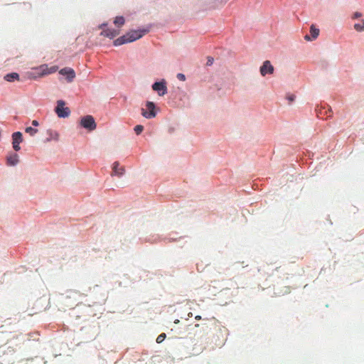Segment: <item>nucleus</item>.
<instances>
[{"label": "nucleus", "mask_w": 364, "mask_h": 364, "mask_svg": "<svg viewBox=\"0 0 364 364\" xmlns=\"http://www.w3.org/2000/svg\"><path fill=\"white\" fill-rule=\"evenodd\" d=\"M19 162L18 155L16 153L11 154L6 157V164L10 166H15Z\"/></svg>", "instance_id": "f8f14e48"}, {"label": "nucleus", "mask_w": 364, "mask_h": 364, "mask_svg": "<svg viewBox=\"0 0 364 364\" xmlns=\"http://www.w3.org/2000/svg\"><path fill=\"white\" fill-rule=\"evenodd\" d=\"M12 146L14 151H18L21 149L20 144L23 141V134L21 132H14L11 135Z\"/></svg>", "instance_id": "0eeeda50"}, {"label": "nucleus", "mask_w": 364, "mask_h": 364, "mask_svg": "<svg viewBox=\"0 0 364 364\" xmlns=\"http://www.w3.org/2000/svg\"><path fill=\"white\" fill-rule=\"evenodd\" d=\"M107 26V23H102V24H101V25L100 26V28H103L104 26Z\"/></svg>", "instance_id": "bb28decb"}, {"label": "nucleus", "mask_w": 364, "mask_h": 364, "mask_svg": "<svg viewBox=\"0 0 364 364\" xmlns=\"http://www.w3.org/2000/svg\"><path fill=\"white\" fill-rule=\"evenodd\" d=\"M310 33L311 36L309 35L304 36V39L307 41L315 40L319 35V29L312 24L310 27Z\"/></svg>", "instance_id": "9b49d317"}, {"label": "nucleus", "mask_w": 364, "mask_h": 364, "mask_svg": "<svg viewBox=\"0 0 364 364\" xmlns=\"http://www.w3.org/2000/svg\"><path fill=\"white\" fill-rule=\"evenodd\" d=\"M274 70V66L269 60H265L259 68V73L262 76L273 74Z\"/></svg>", "instance_id": "6e6552de"}, {"label": "nucleus", "mask_w": 364, "mask_h": 364, "mask_svg": "<svg viewBox=\"0 0 364 364\" xmlns=\"http://www.w3.org/2000/svg\"><path fill=\"white\" fill-rule=\"evenodd\" d=\"M55 71V68L54 67L49 69L46 65H43L33 69L30 73V77L32 78H36L38 77H41L54 73Z\"/></svg>", "instance_id": "7ed1b4c3"}, {"label": "nucleus", "mask_w": 364, "mask_h": 364, "mask_svg": "<svg viewBox=\"0 0 364 364\" xmlns=\"http://www.w3.org/2000/svg\"><path fill=\"white\" fill-rule=\"evenodd\" d=\"M32 125L33 127H38V126H39V122L37 120H33Z\"/></svg>", "instance_id": "393cba45"}, {"label": "nucleus", "mask_w": 364, "mask_h": 364, "mask_svg": "<svg viewBox=\"0 0 364 364\" xmlns=\"http://www.w3.org/2000/svg\"><path fill=\"white\" fill-rule=\"evenodd\" d=\"M363 14L362 13L360 12H358V11H356L353 14V16H352V18L353 19H356V18H359L360 17H362Z\"/></svg>", "instance_id": "5701e85b"}, {"label": "nucleus", "mask_w": 364, "mask_h": 364, "mask_svg": "<svg viewBox=\"0 0 364 364\" xmlns=\"http://www.w3.org/2000/svg\"><path fill=\"white\" fill-rule=\"evenodd\" d=\"M166 334L165 333H161L158 336V337L156 338V342L158 343H161V342H163L164 341V339L166 338Z\"/></svg>", "instance_id": "412c9836"}, {"label": "nucleus", "mask_w": 364, "mask_h": 364, "mask_svg": "<svg viewBox=\"0 0 364 364\" xmlns=\"http://www.w3.org/2000/svg\"><path fill=\"white\" fill-rule=\"evenodd\" d=\"M176 77L181 80V81H185L186 80V76L183 73H178L176 75Z\"/></svg>", "instance_id": "b1692460"}, {"label": "nucleus", "mask_w": 364, "mask_h": 364, "mask_svg": "<svg viewBox=\"0 0 364 364\" xmlns=\"http://www.w3.org/2000/svg\"><path fill=\"white\" fill-rule=\"evenodd\" d=\"M19 77V75L16 73H11L9 74H6L4 77V79L8 82H14L16 80H18Z\"/></svg>", "instance_id": "2eb2a0df"}, {"label": "nucleus", "mask_w": 364, "mask_h": 364, "mask_svg": "<svg viewBox=\"0 0 364 364\" xmlns=\"http://www.w3.org/2000/svg\"><path fill=\"white\" fill-rule=\"evenodd\" d=\"M100 34L110 39H113L119 34V31L114 29H105L103 30Z\"/></svg>", "instance_id": "4468645a"}, {"label": "nucleus", "mask_w": 364, "mask_h": 364, "mask_svg": "<svg viewBox=\"0 0 364 364\" xmlns=\"http://www.w3.org/2000/svg\"><path fill=\"white\" fill-rule=\"evenodd\" d=\"M80 125L87 130L92 132L97 127L94 117L91 115H86L81 118Z\"/></svg>", "instance_id": "39448f33"}, {"label": "nucleus", "mask_w": 364, "mask_h": 364, "mask_svg": "<svg viewBox=\"0 0 364 364\" xmlns=\"http://www.w3.org/2000/svg\"><path fill=\"white\" fill-rule=\"evenodd\" d=\"M119 163L118 161H115L112 164V173L111 174L112 176H117L121 178L125 172V170L123 167L119 168Z\"/></svg>", "instance_id": "9d476101"}, {"label": "nucleus", "mask_w": 364, "mask_h": 364, "mask_svg": "<svg viewBox=\"0 0 364 364\" xmlns=\"http://www.w3.org/2000/svg\"><path fill=\"white\" fill-rule=\"evenodd\" d=\"M59 73L63 76H65L67 81L70 82L73 80L75 77V73L73 69L70 68H64L59 71Z\"/></svg>", "instance_id": "1a4fd4ad"}, {"label": "nucleus", "mask_w": 364, "mask_h": 364, "mask_svg": "<svg viewBox=\"0 0 364 364\" xmlns=\"http://www.w3.org/2000/svg\"><path fill=\"white\" fill-rule=\"evenodd\" d=\"M354 28L358 32L364 31V19L362 20V23H355Z\"/></svg>", "instance_id": "f3484780"}, {"label": "nucleus", "mask_w": 364, "mask_h": 364, "mask_svg": "<svg viewBox=\"0 0 364 364\" xmlns=\"http://www.w3.org/2000/svg\"><path fill=\"white\" fill-rule=\"evenodd\" d=\"M47 135L48 136L46 139V142H49V141H51L53 140L55 141H58V139H59V134L58 133L56 132V131H54V130H52V129H48L47 132Z\"/></svg>", "instance_id": "ddd939ff"}, {"label": "nucleus", "mask_w": 364, "mask_h": 364, "mask_svg": "<svg viewBox=\"0 0 364 364\" xmlns=\"http://www.w3.org/2000/svg\"><path fill=\"white\" fill-rule=\"evenodd\" d=\"M175 323H179V320L178 319H176L175 321H174Z\"/></svg>", "instance_id": "cd10ccee"}, {"label": "nucleus", "mask_w": 364, "mask_h": 364, "mask_svg": "<svg viewBox=\"0 0 364 364\" xmlns=\"http://www.w3.org/2000/svg\"><path fill=\"white\" fill-rule=\"evenodd\" d=\"M124 18L122 16H117L114 21V23L118 27L123 26L124 24Z\"/></svg>", "instance_id": "dca6fc26"}, {"label": "nucleus", "mask_w": 364, "mask_h": 364, "mask_svg": "<svg viewBox=\"0 0 364 364\" xmlns=\"http://www.w3.org/2000/svg\"><path fill=\"white\" fill-rule=\"evenodd\" d=\"M151 26L139 28L137 30H132L122 36L115 39L113 42L114 46H119L125 43L134 42L149 32Z\"/></svg>", "instance_id": "f257e3e1"}, {"label": "nucleus", "mask_w": 364, "mask_h": 364, "mask_svg": "<svg viewBox=\"0 0 364 364\" xmlns=\"http://www.w3.org/2000/svg\"><path fill=\"white\" fill-rule=\"evenodd\" d=\"M146 109L141 108V115L146 119H152L156 117V105L154 102L147 101L146 102Z\"/></svg>", "instance_id": "20e7f679"}, {"label": "nucleus", "mask_w": 364, "mask_h": 364, "mask_svg": "<svg viewBox=\"0 0 364 364\" xmlns=\"http://www.w3.org/2000/svg\"><path fill=\"white\" fill-rule=\"evenodd\" d=\"M213 61H214V58L213 57H208V59H207V62H206V65L207 66H210L213 65Z\"/></svg>", "instance_id": "4be33fe9"}, {"label": "nucleus", "mask_w": 364, "mask_h": 364, "mask_svg": "<svg viewBox=\"0 0 364 364\" xmlns=\"http://www.w3.org/2000/svg\"><path fill=\"white\" fill-rule=\"evenodd\" d=\"M134 130L137 135H139L143 132L144 127L140 124L136 125V126H135Z\"/></svg>", "instance_id": "aec40b11"}, {"label": "nucleus", "mask_w": 364, "mask_h": 364, "mask_svg": "<svg viewBox=\"0 0 364 364\" xmlns=\"http://www.w3.org/2000/svg\"><path fill=\"white\" fill-rule=\"evenodd\" d=\"M151 88L157 92L159 96H164L167 93L166 81L164 79L156 81L152 84Z\"/></svg>", "instance_id": "423d86ee"}, {"label": "nucleus", "mask_w": 364, "mask_h": 364, "mask_svg": "<svg viewBox=\"0 0 364 364\" xmlns=\"http://www.w3.org/2000/svg\"><path fill=\"white\" fill-rule=\"evenodd\" d=\"M56 107H55V112L59 118H66L70 114V110L69 107H65V102L63 100H59L56 102Z\"/></svg>", "instance_id": "f03ea898"}, {"label": "nucleus", "mask_w": 364, "mask_h": 364, "mask_svg": "<svg viewBox=\"0 0 364 364\" xmlns=\"http://www.w3.org/2000/svg\"><path fill=\"white\" fill-rule=\"evenodd\" d=\"M286 99L289 101V104L290 105L291 102H294L296 99V95L294 94H287Z\"/></svg>", "instance_id": "6ab92c4d"}, {"label": "nucleus", "mask_w": 364, "mask_h": 364, "mask_svg": "<svg viewBox=\"0 0 364 364\" xmlns=\"http://www.w3.org/2000/svg\"><path fill=\"white\" fill-rule=\"evenodd\" d=\"M25 132L30 134L31 136H34L38 131L37 129L33 128L31 127H28L26 128Z\"/></svg>", "instance_id": "a211bd4d"}, {"label": "nucleus", "mask_w": 364, "mask_h": 364, "mask_svg": "<svg viewBox=\"0 0 364 364\" xmlns=\"http://www.w3.org/2000/svg\"><path fill=\"white\" fill-rule=\"evenodd\" d=\"M195 318H196V320H200V319H201V316H199V315H198V316H196L195 317Z\"/></svg>", "instance_id": "a878e982"}]
</instances>
